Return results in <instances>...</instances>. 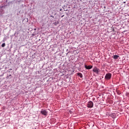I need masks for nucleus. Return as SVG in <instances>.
I'll list each match as a JSON object with an SVG mask.
<instances>
[{
  "instance_id": "obj_1",
  "label": "nucleus",
  "mask_w": 129,
  "mask_h": 129,
  "mask_svg": "<svg viewBox=\"0 0 129 129\" xmlns=\"http://www.w3.org/2000/svg\"><path fill=\"white\" fill-rule=\"evenodd\" d=\"M87 107L89 108H92V107H93V102L91 101L88 102L87 104Z\"/></svg>"
},
{
  "instance_id": "obj_2",
  "label": "nucleus",
  "mask_w": 129,
  "mask_h": 129,
  "mask_svg": "<svg viewBox=\"0 0 129 129\" xmlns=\"http://www.w3.org/2000/svg\"><path fill=\"white\" fill-rule=\"evenodd\" d=\"M105 79L107 80H109L110 78H111V74L110 73H108L106 74V76L105 77Z\"/></svg>"
},
{
  "instance_id": "obj_3",
  "label": "nucleus",
  "mask_w": 129,
  "mask_h": 129,
  "mask_svg": "<svg viewBox=\"0 0 129 129\" xmlns=\"http://www.w3.org/2000/svg\"><path fill=\"white\" fill-rule=\"evenodd\" d=\"M93 71V72L97 73V74H98V73H99V72H100V70L99 69H97V68H96V67H95V68H94Z\"/></svg>"
},
{
  "instance_id": "obj_4",
  "label": "nucleus",
  "mask_w": 129,
  "mask_h": 129,
  "mask_svg": "<svg viewBox=\"0 0 129 129\" xmlns=\"http://www.w3.org/2000/svg\"><path fill=\"white\" fill-rule=\"evenodd\" d=\"M41 113L43 115H47L48 114V111L47 110H42L41 111Z\"/></svg>"
},
{
  "instance_id": "obj_5",
  "label": "nucleus",
  "mask_w": 129,
  "mask_h": 129,
  "mask_svg": "<svg viewBox=\"0 0 129 129\" xmlns=\"http://www.w3.org/2000/svg\"><path fill=\"white\" fill-rule=\"evenodd\" d=\"M92 67H93V66H87V65H85V68H86V69H87L88 70H89L90 69H92Z\"/></svg>"
},
{
  "instance_id": "obj_6",
  "label": "nucleus",
  "mask_w": 129,
  "mask_h": 129,
  "mask_svg": "<svg viewBox=\"0 0 129 129\" xmlns=\"http://www.w3.org/2000/svg\"><path fill=\"white\" fill-rule=\"evenodd\" d=\"M113 59H115V60H116V59H118V58H119V56L117 55H114L113 56Z\"/></svg>"
},
{
  "instance_id": "obj_7",
  "label": "nucleus",
  "mask_w": 129,
  "mask_h": 129,
  "mask_svg": "<svg viewBox=\"0 0 129 129\" xmlns=\"http://www.w3.org/2000/svg\"><path fill=\"white\" fill-rule=\"evenodd\" d=\"M77 75H78V76H80V77H81V78H82L83 77V75L81 73H78L77 74Z\"/></svg>"
},
{
  "instance_id": "obj_8",
  "label": "nucleus",
  "mask_w": 129,
  "mask_h": 129,
  "mask_svg": "<svg viewBox=\"0 0 129 129\" xmlns=\"http://www.w3.org/2000/svg\"><path fill=\"white\" fill-rule=\"evenodd\" d=\"M5 46H6V43H3L2 44V47H5Z\"/></svg>"
},
{
  "instance_id": "obj_9",
  "label": "nucleus",
  "mask_w": 129,
  "mask_h": 129,
  "mask_svg": "<svg viewBox=\"0 0 129 129\" xmlns=\"http://www.w3.org/2000/svg\"><path fill=\"white\" fill-rule=\"evenodd\" d=\"M9 76H12V75H9Z\"/></svg>"
}]
</instances>
